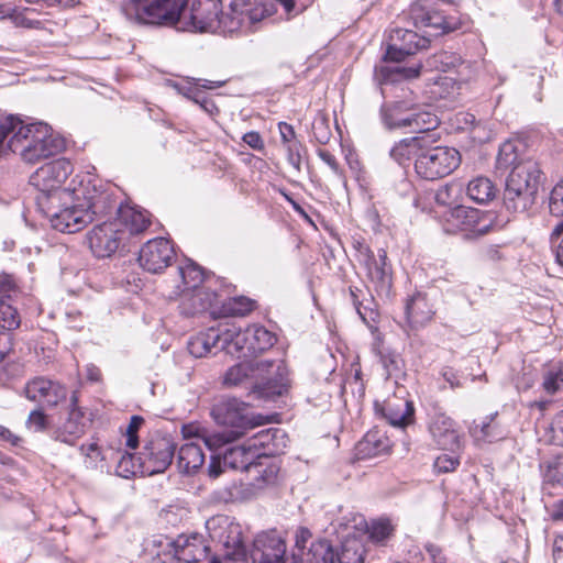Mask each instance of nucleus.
<instances>
[{
  "label": "nucleus",
  "instance_id": "1",
  "mask_svg": "<svg viewBox=\"0 0 563 563\" xmlns=\"http://www.w3.org/2000/svg\"><path fill=\"white\" fill-rule=\"evenodd\" d=\"M64 148L65 140L44 122L24 123L14 115L0 120V152L9 150L27 163H35Z\"/></svg>",
  "mask_w": 563,
  "mask_h": 563
},
{
  "label": "nucleus",
  "instance_id": "2",
  "mask_svg": "<svg viewBox=\"0 0 563 563\" xmlns=\"http://www.w3.org/2000/svg\"><path fill=\"white\" fill-rule=\"evenodd\" d=\"M81 198H86V191L82 188H73V191L37 196L36 202L53 229L63 233H75L92 221L91 212L85 208Z\"/></svg>",
  "mask_w": 563,
  "mask_h": 563
},
{
  "label": "nucleus",
  "instance_id": "3",
  "mask_svg": "<svg viewBox=\"0 0 563 563\" xmlns=\"http://www.w3.org/2000/svg\"><path fill=\"white\" fill-rule=\"evenodd\" d=\"M249 396L263 405L276 404L290 388V378L284 361L249 360Z\"/></svg>",
  "mask_w": 563,
  "mask_h": 563
},
{
  "label": "nucleus",
  "instance_id": "4",
  "mask_svg": "<svg viewBox=\"0 0 563 563\" xmlns=\"http://www.w3.org/2000/svg\"><path fill=\"white\" fill-rule=\"evenodd\" d=\"M541 176L539 164L531 158L510 169L503 195L505 208L514 213L526 212L536 201Z\"/></svg>",
  "mask_w": 563,
  "mask_h": 563
},
{
  "label": "nucleus",
  "instance_id": "5",
  "mask_svg": "<svg viewBox=\"0 0 563 563\" xmlns=\"http://www.w3.org/2000/svg\"><path fill=\"white\" fill-rule=\"evenodd\" d=\"M186 0H128L122 11L126 19L140 24L175 26Z\"/></svg>",
  "mask_w": 563,
  "mask_h": 563
},
{
  "label": "nucleus",
  "instance_id": "6",
  "mask_svg": "<svg viewBox=\"0 0 563 563\" xmlns=\"http://www.w3.org/2000/svg\"><path fill=\"white\" fill-rule=\"evenodd\" d=\"M355 258L365 268L366 276L374 285L378 295L388 296L393 287V269L387 261V252L378 249L375 254L364 242L355 240L353 242Z\"/></svg>",
  "mask_w": 563,
  "mask_h": 563
},
{
  "label": "nucleus",
  "instance_id": "7",
  "mask_svg": "<svg viewBox=\"0 0 563 563\" xmlns=\"http://www.w3.org/2000/svg\"><path fill=\"white\" fill-rule=\"evenodd\" d=\"M460 164L461 154L454 147H423L416 158L415 170L422 179L437 180L453 173Z\"/></svg>",
  "mask_w": 563,
  "mask_h": 563
},
{
  "label": "nucleus",
  "instance_id": "8",
  "mask_svg": "<svg viewBox=\"0 0 563 563\" xmlns=\"http://www.w3.org/2000/svg\"><path fill=\"white\" fill-rule=\"evenodd\" d=\"M221 0H186L183 5L178 30L187 32H217Z\"/></svg>",
  "mask_w": 563,
  "mask_h": 563
},
{
  "label": "nucleus",
  "instance_id": "9",
  "mask_svg": "<svg viewBox=\"0 0 563 563\" xmlns=\"http://www.w3.org/2000/svg\"><path fill=\"white\" fill-rule=\"evenodd\" d=\"M206 527L212 539H218L225 549L224 556L232 562L246 561L243 527L228 517H217L208 520Z\"/></svg>",
  "mask_w": 563,
  "mask_h": 563
},
{
  "label": "nucleus",
  "instance_id": "10",
  "mask_svg": "<svg viewBox=\"0 0 563 563\" xmlns=\"http://www.w3.org/2000/svg\"><path fill=\"white\" fill-rule=\"evenodd\" d=\"M443 228L449 233L456 231L472 232L484 235L494 229L492 214H485L478 209L456 205L443 211Z\"/></svg>",
  "mask_w": 563,
  "mask_h": 563
},
{
  "label": "nucleus",
  "instance_id": "11",
  "mask_svg": "<svg viewBox=\"0 0 563 563\" xmlns=\"http://www.w3.org/2000/svg\"><path fill=\"white\" fill-rule=\"evenodd\" d=\"M279 471L280 463L272 451L257 453L254 460H249V498L275 488Z\"/></svg>",
  "mask_w": 563,
  "mask_h": 563
},
{
  "label": "nucleus",
  "instance_id": "12",
  "mask_svg": "<svg viewBox=\"0 0 563 563\" xmlns=\"http://www.w3.org/2000/svg\"><path fill=\"white\" fill-rule=\"evenodd\" d=\"M211 415L217 423L232 428L230 431L220 432L227 438L225 444H230L246 432V404L238 398H228L213 406Z\"/></svg>",
  "mask_w": 563,
  "mask_h": 563
},
{
  "label": "nucleus",
  "instance_id": "13",
  "mask_svg": "<svg viewBox=\"0 0 563 563\" xmlns=\"http://www.w3.org/2000/svg\"><path fill=\"white\" fill-rule=\"evenodd\" d=\"M71 172L73 165L68 159H55L37 168L31 176V184L38 189V196H49L58 191H73V188L62 187Z\"/></svg>",
  "mask_w": 563,
  "mask_h": 563
},
{
  "label": "nucleus",
  "instance_id": "14",
  "mask_svg": "<svg viewBox=\"0 0 563 563\" xmlns=\"http://www.w3.org/2000/svg\"><path fill=\"white\" fill-rule=\"evenodd\" d=\"M176 444L169 437H154L140 453L143 473L154 475L164 472L173 462Z\"/></svg>",
  "mask_w": 563,
  "mask_h": 563
},
{
  "label": "nucleus",
  "instance_id": "15",
  "mask_svg": "<svg viewBox=\"0 0 563 563\" xmlns=\"http://www.w3.org/2000/svg\"><path fill=\"white\" fill-rule=\"evenodd\" d=\"M410 18L418 29H430L431 35H440L453 32L460 27L459 19L443 15L440 11L432 10L429 0H419L410 5Z\"/></svg>",
  "mask_w": 563,
  "mask_h": 563
},
{
  "label": "nucleus",
  "instance_id": "16",
  "mask_svg": "<svg viewBox=\"0 0 563 563\" xmlns=\"http://www.w3.org/2000/svg\"><path fill=\"white\" fill-rule=\"evenodd\" d=\"M125 239V230L118 228L113 220L96 225L88 234L89 247L99 257H110Z\"/></svg>",
  "mask_w": 563,
  "mask_h": 563
},
{
  "label": "nucleus",
  "instance_id": "17",
  "mask_svg": "<svg viewBox=\"0 0 563 563\" xmlns=\"http://www.w3.org/2000/svg\"><path fill=\"white\" fill-rule=\"evenodd\" d=\"M285 554L286 543L276 530L256 534L249 550L253 563H284Z\"/></svg>",
  "mask_w": 563,
  "mask_h": 563
},
{
  "label": "nucleus",
  "instance_id": "18",
  "mask_svg": "<svg viewBox=\"0 0 563 563\" xmlns=\"http://www.w3.org/2000/svg\"><path fill=\"white\" fill-rule=\"evenodd\" d=\"M87 426L88 420L85 417L84 410L78 406L77 393L74 391L70 396L67 418L53 430L52 438L55 441L75 445L86 433Z\"/></svg>",
  "mask_w": 563,
  "mask_h": 563
},
{
  "label": "nucleus",
  "instance_id": "19",
  "mask_svg": "<svg viewBox=\"0 0 563 563\" xmlns=\"http://www.w3.org/2000/svg\"><path fill=\"white\" fill-rule=\"evenodd\" d=\"M175 257L172 243L164 238L146 242L140 251L139 263L141 267L152 274L162 273Z\"/></svg>",
  "mask_w": 563,
  "mask_h": 563
},
{
  "label": "nucleus",
  "instance_id": "20",
  "mask_svg": "<svg viewBox=\"0 0 563 563\" xmlns=\"http://www.w3.org/2000/svg\"><path fill=\"white\" fill-rule=\"evenodd\" d=\"M25 397L47 407H56L66 400L68 390L65 385L43 376L29 380L24 388Z\"/></svg>",
  "mask_w": 563,
  "mask_h": 563
},
{
  "label": "nucleus",
  "instance_id": "21",
  "mask_svg": "<svg viewBox=\"0 0 563 563\" xmlns=\"http://www.w3.org/2000/svg\"><path fill=\"white\" fill-rule=\"evenodd\" d=\"M169 552L180 562L198 563L207 558L210 550L205 537L200 533L179 534L168 542Z\"/></svg>",
  "mask_w": 563,
  "mask_h": 563
},
{
  "label": "nucleus",
  "instance_id": "22",
  "mask_svg": "<svg viewBox=\"0 0 563 563\" xmlns=\"http://www.w3.org/2000/svg\"><path fill=\"white\" fill-rule=\"evenodd\" d=\"M391 44L388 45L385 58L391 62H400L408 55L427 48L429 40L418 35L411 30L395 29L390 34Z\"/></svg>",
  "mask_w": 563,
  "mask_h": 563
},
{
  "label": "nucleus",
  "instance_id": "23",
  "mask_svg": "<svg viewBox=\"0 0 563 563\" xmlns=\"http://www.w3.org/2000/svg\"><path fill=\"white\" fill-rule=\"evenodd\" d=\"M277 415H262V413H249V459L251 455L257 454V449H267L265 452L272 451L269 445L275 446V439L278 434H284L282 429L267 428L257 432H252L256 427L264 426L273 422Z\"/></svg>",
  "mask_w": 563,
  "mask_h": 563
},
{
  "label": "nucleus",
  "instance_id": "24",
  "mask_svg": "<svg viewBox=\"0 0 563 563\" xmlns=\"http://www.w3.org/2000/svg\"><path fill=\"white\" fill-rule=\"evenodd\" d=\"M435 310L428 295L415 291L405 301L406 324L410 330L424 328L434 317Z\"/></svg>",
  "mask_w": 563,
  "mask_h": 563
},
{
  "label": "nucleus",
  "instance_id": "25",
  "mask_svg": "<svg viewBox=\"0 0 563 563\" xmlns=\"http://www.w3.org/2000/svg\"><path fill=\"white\" fill-rule=\"evenodd\" d=\"M19 290L13 280L5 276L0 278V327L12 331L20 327L21 318L15 307Z\"/></svg>",
  "mask_w": 563,
  "mask_h": 563
},
{
  "label": "nucleus",
  "instance_id": "26",
  "mask_svg": "<svg viewBox=\"0 0 563 563\" xmlns=\"http://www.w3.org/2000/svg\"><path fill=\"white\" fill-rule=\"evenodd\" d=\"M416 103L408 100L384 102L379 109V117L385 129H407Z\"/></svg>",
  "mask_w": 563,
  "mask_h": 563
},
{
  "label": "nucleus",
  "instance_id": "27",
  "mask_svg": "<svg viewBox=\"0 0 563 563\" xmlns=\"http://www.w3.org/2000/svg\"><path fill=\"white\" fill-rule=\"evenodd\" d=\"M429 431L441 450L454 451L460 446V435L454 421L446 415L435 413L430 421Z\"/></svg>",
  "mask_w": 563,
  "mask_h": 563
},
{
  "label": "nucleus",
  "instance_id": "28",
  "mask_svg": "<svg viewBox=\"0 0 563 563\" xmlns=\"http://www.w3.org/2000/svg\"><path fill=\"white\" fill-rule=\"evenodd\" d=\"M218 295L209 288H202L194 291H185L180 295L179 309L185 316L191 317L208 312L216 308Z\"/></svg>",
  "mask_w": 563,
  "mask_h": 563
},
{
  "label": "nucleus",
  "instance_id": "29",
  "mask_svg": "<svg viewBox=\"0 0 563 563\" xmlns=\"http://www.w3.org/2000/svg\"><path fill=\"white\" fill-rule=\"evenodd\" d=\"M430 65L440 71L456 74L453 78L456 82L467 81L473 74L471 64L453 52L443 51L434 54L430 59Z\"/></svg>",
  "mask_w": 563,
  "mask_h": 563
},
{
  "label": "nucleus",
  "instance_id": "30",
  "mask_svg": "<svg viewBox=\"0 0 563 563\" xmlns=\"http://www.w3.org/2000/svg\"><path fill=\"white\" fill-rule=\"evenodd\" d=\"M113 222L118 223V228L125 230V236L144 232L151 223L147 212L122 203L119 205L118 216Z\"/></svg>",
  "mask_w": 563,
  "mask_h": 563
},
{
  "label": "nucleus",
  "instance_id": "31",
  "mask_svg": "<svg viewBox=\"0 0 563 563\" xmlns=\"http://www.w3.org/2000/svg\"><path fill=\"white\" fill-rule=\"evenodd\" d=\"M336 548L339 563H364L368 552L366 534H347Z\"/></svg>",
  "mask_w": 563,
  "mask_h": 563
},
{
  "label": "nucleus",
  "instance_id": "32",
  "mask_svg": "<svg viewBox=\"0 0 563 563\" xmlns=\"http://www.w3.org/2000/svg\"><path fill=\"white\" fill-rule=\"evenodd\" d=\"M222 333L219 329L209 328L191 336L187 343L189 353L195 357H205L220 351Z\"/></svg>",
  "mask_w": 563,
  "mask_h": 563
},
{
  "label": "nucleus",
  "instance_id": "33",
  "mask_svg": "<svg viewBox=\"0 0 563 563\" xmlns=\"http://www.w3.org/2000/svg\"><path fill=\"white\" fill-rule=\"evenodd\" d=\"M292 556L299 558L301 563H339L338 548L324 539L311 542L306 552Z\"/></svg>",
  "mask_w": 563,
  "mask_h": 563
},
{
  "label": "nucleus",
  "instance_id": "34",
  "mask_svg": "<svg viewBox=\"0 0 563 563\" xmlns=\"http://www.w3.org/2000/svg\"><path fill=\"white\" fill-rule=\"evenodd\" d=\"M246 0H231L229 10L219 15L218 31L233 35L243 30L245 21Z\"/></svg>",
  "mask_w": 563,
  "mask_h": 563
},
{
  "label": "nucleus",
  "instance_id": "35",
  "mask_svg": "<svg viewBox=\"0 0 563 563\" xmlns=\"http://www.w3.org/2000/svg\"><path fill=\"white\" fill-rule=\"evenodd\" d=\"M205 462V454L199 444L187 442L178 450L177 465L184 474L196 473Z\"/></svg>",
  "mask_w": 563,
  "mask_h": 563
},
{
  "label": "nucleus",
  "instance_id": "36",
  "mask_svg": "<svg viewBox=\"0 0 563 563\" xmlns=\"http://www.w3.org/2000/svg\"><path fill=\"white\" fill-rule=\"evenodd\" d=\"M424 146V137L413 136L407 137L396 143L390 150V157L400 166L407 165L412 158L422 152Z\"/></svg>",
  "mask_w": 563,
  "mask_h": 563
},
{
  "label": "nucleus",
  "instance_id": "37",
  "mask_svg": "<svg viewBox=\"0 0 563 563\" xmlns=\"http://www.w3.org/2000/svg\"><path fill=\"white\" fill-rule=\"evenodd\" d=\"M249 360H255L258 354L272 349L276 342V335L262 325H249Z\"/></svg>",
  "mask_w": 563,
  "mask_h": 563
},
{
  "label": "nucleus",
  "instance_id": "38",
  "mask_svg": "<svg viewBox=\"0 0 563 563\" xmlns=\"http://www.w3.org/2000/svg\"><path fill=\"white\" fill-rule=\"evenodd\" d=\"M79 188H82L86 191V198H81V201L85 205V208L91 212L92 219L93 216H106L111 210H115L118 212L119 205L111 200V196L108 192H97L96 189H93L95 194L90 195L87 187L80 185Z\"/></svg>",
  "mask_w": 563,
  "mask_h": 563
},
{
  "label": "nucleus",
  "instance_id": "39",
  "mask_svg": "<svg viewBox=\"0 0 563 563\" xmlns=\"http://www.w3.org/2000/svg\"><path fill=\"white\" fill-rule=\"evenodd\" d=\"M421 66L406 67L399 64L386 65L376 68V77L380 84L396 82L401 79L416 78L420 74Z\"/></svg>",
  "mask_w": 563,
  "mask_h": 563
},
{
  "label": "nucleus",
  "instance_id": "40",
  "mask_svg": "<svg viewBox=\"0 0 563 563\" xmlns=\"http://www.w3.org/2000/svg\"><path fill=\"white\" fill-rule=\"evenodd\" d=\"M246 344V331L241 328L228 329L222 334V341L220 343V350H224L227 354L242 360L244 357V347Z\"/></svg>",
  "mask_w": 563,
  "mask_h": 563
},
{
  "label": "nucleus",
  "instance_id": "41",
  "mask_svg": "<svg viewBox=\"0 0 563 563\" xmlns=\"http://www.w3.org/2000/svg\"><path fill=\"white\" fill-rule=\"evenodd\" d=\"M179 275L183 280V286H178L179 295L185 291H194L203 288L200 286L205 278L203 271L192 261L188 260L184 265L179 266Z\"/></svg>",
  "mask_w": 563,
  "mask_h": 563
},
{
  "label": "nucleus",
  "instance_id": "42",
  "mask_svg": "<svg viewBox=\"0 0 563 563\" xmlns=\"http://www.w3.org/2000/svg\"><path fill=\"white\" fill-rule=\"evenodd\" d=\"M181 433L185 439L198 438L202 440L206 446L211 451H217L225 445L227 438L224 434L216 432L210 433L205 428L197 424H185L181 429Z\"/></svg>",
  "mask_w": 563,
  "mask_h": 563
},
{
  "label": "nucleus",
  "instance_id": "43",
  "mask_svg": "<svg viewBox=\"0 0 563 563\" xmlns=\"http://www.w3.org/2000/svg\"><path fill=\"white\" fill-rule=\"evenodd\" d=\"M496 192L494 184L486 177H476L466 187V194L470 199L481 205L493 200Z\"/></svg>",
  "mask_w": 563,
  "mask_h": 563
},
{
  "label": "nucleus",
  "instance_id": "44",
  "mask_svg": "<svg viewBox=\"0 0 563 563\" xmlns=\"http://www.w3.org/2000/svg\"><path fill=\"white\" fill-rule=\"evenodd\" d=\"M246 313V298L244 296L228 298L221 303L217 300L216 308L211 310V318L243 317Z\"/></svg>",
  "mask_w": 563,
  "mask_h": 563
},
{
  "label": "nucleus",
  "instance_id": "45",
  "mask_svg": "<svg viewBox=\"0 0 563 563\" xmlns=\"http://www.w3.org/2000/svg\"><path fill=\"white\" fill-rule=\"evenodd\" d=\"M410 115V125L407 129H410L412 133L429 132L439 125L438 117L419 104L415 106V110Z\"/></svg>",
  "mask_w": 563,
  "mask_h": 563
},
{
  "label": "nucleus",
  "instance_id": "46",
  "mask_svg": "<svg viewBox=\"0 0 563 563\" xmlns=\"http://www.w3.org/2000/svg\"><path fill=\"white\" fill-rule=\"evenodd\" d=\"M415 409L411 402L401 401L397 406L387 404L385 408V417L388 422L395 427H406L413 419Z\"/></svg>",
  "mask_w": 563,
  "mask_h": 563
},
{
  "label": "nucleus",
  "instance_id": "47",
  "mask_svg": "<svg viewBox=\"0 0 563 563\" xmlns=\"http://www.w3.org/2000/svg\"><path fill=\"white\" fill-rule=\"evenodd\" d=\"M34 9L30 8H10L5 5H0V20L10 19L12 23L16 27H25V29H41L42 22L38 20H31L26 16L27 12H34Z\"/></svg>",
  "mask_w": 563,
  "mask_h": 563
},
{
  "label": "nucleus",
  "instance_id": "48",
  "mask_svg": "<svg viewBox=\"0 0 563 563\" xmlns=\"http://www.w3.org/2000/svg\"><path fill=\"white\" fill-rule=\"evenodd\" d=\"M543 482L550 485H563V456H555L541 463Z\"/></svg>",
  "mask_w": 563,
  "mask_h": 563
},
{
  "label": "nucleus",
  "instance_id": "49",
  "mask_svg": "<svg viewBox=\"0 0 563 563\" xmlns=\"http://www.w3.org/2000/svg\"><path fill=\"white\" fill-rule=\"evenodd\" d=\"M518 150L514 142L507 141L499 147L498 155L496 158V168L498 170L506 172L508 168H514L517 164L523 159H518Z\"/></svg>",
  "mask_w": 563,
  "mask_h": 563
},
{
  "label": "nucleus",
  "instance_id": "50",
  "mask_svg": "<svg viewBox=\"0 0 563 563\" xmlns=\"http://www.w3.org/2000/svg\"><path fill=\"white\" fill-rule=\"evenodd\" d=\"M462 194V186L460 184H446L444 186H441L434 195V200L437 205L442 206L446 208L445 210H449L450 208H453L459 203V197Z\"/></svg>",
  "mask_w": 563,
  "mask_h": 563
},
{
  "label": "nucleus",
  "instance_id": "51",
  "mask_svg": "<svg viewBox=\"0 0 563 563\" xmlns=\"http://www.w3.org/2000/svg\"><path fill=\"white\" fill-rule=\"evenodd\" d=\"M494 416L486 417L479 424H475L471 432L477 441L493 442L503 438L497 424L493 423Z\"/></svg>",
  "mask_w": 563,
  "mask_h": 563
},
{
  "label": "nucleus",
  "instance_id": "52",
  "mask_svg": "<svg viewBox=\"0 0 563 563\" xmlns=\"http://www.w3.org/2000/svg\"><path fill=\"white\" fill-rule=\"evenodd\" d=\"M225 467L244 472L246 471V446L244 443L228 448L223 453Z\"/></svg>",
  "mask_w": 563,
  "mask_h": 563
},
{
  "label": "nucleus",
  "instance_id": "53",
  "mask_svg": "<svg viewBox=\"0 0 563 563\" xmlns=\"http://www.w3.org/2000/svg\"><path fill=\"white\" fill-rule=\"evenodd\" d=\"M380 363L386 372L387 378L398 379L404 375V360L394 351L380 352Z\"/></svg>",
  "mask_w": 563,
  "mask_h": 563
},
{
  "label": "nucleus",
  "instance_id": "54",
  "mask_svg": "<svg viewBox=\"0 0 563 563\" xmlns=\"http://www.w3.org/2000/svg\"><path fill=\"white\" fill-rule=\"evenodd\" d=\"M394 532V528L388 519H378L372 521L367 527L366 542L368 540L374 543H384Z\"/></svg>",
  "mask_w": 563,
  "mask_h": 563
},
{
  "label": "nucleus",
  "instance_id": "55",
  "mask_svg": "<svg viewBox=\"0 0 563 563\" xmlns=\"http://www.w3.org/2000/svg\"><path fill=\"white\" fill-rule=\"evenodd\" d=\"M385 449V442L377 438V433H367L356 445L357 454L363 459L376 456Z\"/></svg>",
  "mask_w": 563,
  "mask_h": 563
},
{
  "label": "nucleus",
  "instance_id": "56",
  "mask_svg": "<svg viewBox=\"0 0 563 563\" xmlns=\"http://www.w3.org/2000/svg\"><path fill=\"white\" fill-rule=\"evenodd\" d=\"M277 11L273 1H264L249 9V26L256 25L263 20L273 16Z\"/></svg>",
  "mask_w": 563,
  "mask_h": 563
},
{
  "label": "nucleus",
  "instance_id": "57",
  "mask_svg": "<svg viewBox=\"0 0 563 563\" xmlns=\"http://www.w3.org/2000/svg\"><path fill=\"white\" fill-rule=\"evenodd\" d=\"M246 378V364L244 361H240L235 365L231 366L224 377L223 385L227 387H236L242 385Z\"/></svg>",
  "mask_w": 563,
  "mask_h": 563
},
{
  "label": "nucleus",
  "instance_id": "58",
  "mask_svg": "<svg viewBox=\"0 0 563 563\" xmlns=\"http://www.w3.org/2000/svg\"><path fill=\"white\" fill-rule=\"evenodd\" d=\"M562 368L554 371L549 369L543 374L542 388L549 395H554L561 389L563 385L561 383Z\"/></svg>",
  "mask_w": 563,
  "mask_h": 563
},
{
  "label": "nucleus",
  "instance_id": "59",
  "mask_svg": "<svg viewBox=\"0 0 563 563\" xmlns=\"http://www.w3.org/2000/svg\"><path fill=\"white\" fill-rule=\"evenodd\" d=\"M551 243L556 263L563 266V220L560 221L553 229L551 234Z\"/></svg>",
  "mask_w": 563,
  "mask_h": 563
},
{
  "label": "nucleus",
  "instance_id": "60",
  "mask_svg": "<svg viewBox=\"0 0 563 563\" xmlns=\"http://www.w3.org/2000/svg\"><path fill=\"white\" fill-rule=\"evenodd\" d=\"M549 209L552 216L563 217V179L551 191Z\"/></svg>",
  "mask_w": 563,
  "mask_h": 563
},
{
  "label": "nucleus",
  "instance_id": "61",
  "mask_svg": "<svg viewBox=\"0 0 563 563\" xmlns=\"http://www.w3.org/2000/svg\"><path fill=\"white\" fill-rule=\"evenodd\" d=\"M34 432H43L48 428V419L42 409L32 410L25 422Z\"/></svg>",
  "mask_w": 563,
  "mask_h": 563
},
{
  "label": "nucleus",
  "instance_id": "62",
  "mask_svg": "<svg viewBox=\"0 0 563 563\" xmlns=\"http://www.w3.org/2000/svg\"><path fill=\"white\" fill-rule=\"evenodd\" d=\"M312 135L320 144H327L330 141L331 131L325 118L321 117L313 121Z\"/></svg>",
  "mask_w": 563,
  "mask_h": 563
},
{
  "label": "nucleus",
  "instance_id": "63",
  "mask_svg": "<svg viewBox=\"0 0 563 563\" xmlns=\"http://www.w3.org/2000/svg\"><path fill=\"white\" fill-rule=\"evenodd\" d=\"M302 151L306 148L300 142H294L287 146V161L297 172L301 170Z\"/></svg>",
  "mask_w": 563,
  "mask_h": 563
},
{
  "label": "nucleus",
  "instance_id": "64",
  "mask_svg": "<svg viewBox=\"0 0 563 563\" xmlns=\"http://www.w3.org/2000/svg\"><path fill=\"white\" fill-rule=\"evenodd\" d=\"M551 431L553 442L563 446V410L555 415L551 423Z\"/></svg>",
  "mask_w": 563,
  "mask_h": 563
}]
</instances>
